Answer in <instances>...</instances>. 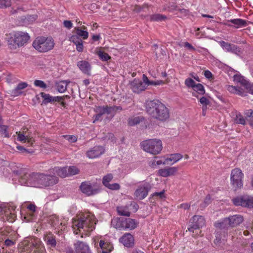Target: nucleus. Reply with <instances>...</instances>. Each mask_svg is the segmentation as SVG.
I'll use <instances>...</instances> for the list:
<instances>
[{
  "label": "nucleus",
  "mask_w": 253,
  "mask_h": 253,
  "mask_svg": "<svg viewBox=\"0 0 253 253\" xmlns=\"http://www.w3.org/2000/svg\"><path fill=\"white\" fill-rule=\"evenodd\" d=\"M11 134L8 130V126L6 125H0V135L2 137L9 138Z\"/></svg>",
  "instance_id": "58836bf2"
},
{
  "label": "nucleus",
  "mask_w": 253,
  "mask_h": 253,
  "mask_svg": "<svg viewBox=\"0 0 253 253\" xmlns=\"http://www.w3.org/2000/svg\"><path fill=\"white\" fill-rule=\"evenodd\" d=\"M220 45L223 50L226 52L236 53L240 51L238 46L234 44L230 43L224 41H221Z\"/></svg>",
  "instance_id": "cd10ccee"
},
{
  "label": "nucleus",
  "mask_w": 253,
  "mask_h": 253,
  "mask_svg": "<svg viewBox=\"0 0 253 253\" xmlns=\"http://www.w3.org/2000/svg\"><path fill=\"white\" fill-rule=\"evenodd\" d=\"M146 110L151 118L161 122L167 121L170 117L169 109L158 100L147 101Z\"/></svg>",
  "instance_id": "f03ea898"
},
{
  "label": "nucleus",
  "mask_w": 253,
  "mask_h": 253,
  "mask_svg": "<svg viewBox=\"0 0 253 253\" xmlns=\"http://www.w3.org/2000/svg\"><path fill=\"white\" fill-rule=\"evenodd\" d=\"M16 207L14 206H10L7 205L2 208L3 211V218L9 222H13L16 218L15 213Z\"/></svg>",
  "instance_id": "dca6fc26"
},
{
  "label": "nucleus",
  "mask_w": 253,
  "mask_h": 253,
  "mask_svg": "<svg viewBox=\"0 0 253 253\" xmlns=\"http://www.w3.org/2000/svg\"><path fill=\"white\" fill-rule=\"evenodd\" d=\"M148 190V184L140 186L135 191L134 196L137 200H143L147 196Z\"/></svg>",
  "instance_id": "b1692460"
},
{
  "label": "nucleus",
  "mask_w": 253,
  "mask_h": 253,
  "mask_svg": "<svg viewBox=\"0 0 253 253\" xmlns=\"http://www.w3.org/2000/svg\"><path fill=\"white\" fill-rule=\"evenodd\" d=\"M177 168L176 167L162 169L158 170V174L161 176L166 177L174 175L177 172Z\"/></svg>",
  "instance_id": "c756f323"
},
{
  "label": "nucleus",
  "mask_w": 253,
  "mask_h": 253,
  "mask_svg": "<svg viewBox=\"0 0 253 253\" xmlns=\"http://www.w3.org/2000/svg\"><path fill=\"white\" fill-rule=\"evenodd\" d=\"M24 218L27 222H34L35 221L37 218L36 213H32L29 211H27L26 213L24 216Z\"/></svg>",
  "instance_id": "c03bdc74"
},
{
  "label": "nucleus",
  "mask_w": 253,
  "mask_h": 253,
  "mask_svg": "<svg viewBox=\"0 0 253 253\" xmlns=\"http://www.w3.org/2000/svg\"><path fill=\"white\" fill-rule=\"evenodd\" d=\"M96 54L98 56L99 59L103 61H107L111 59L110 56L100 49L96 51Z\"/></svg>",
  "instance_id": "79ce46f5"
},
{
  "label": "nucleus",
  "mask_w": 253,
  "mask_h": 253,
  "mask_svg": "<svg viewBox=\"0 0 253 253\" xmlns=\"http://www.w3.org/2000/svg\"><path fill=\"white\" fill-rule=\"evenodd\" d=\"M157 158H158V157H155L154 159L149 162V166L153 169H156L157 168L156 161L155 160Z\"/></svg>",
  "instance_id": "69168bd1"
},
{
  "label": "nucleus",
  "mask_w": 253,
  "mask_h": 253,
  "mask_svg": "<svg viewBox=\"0 0 253 253\" xmlns=\"http://www.w3.org/2000/svg\"><path fill=\"white\" fill-rule=\"evenodd\" d=\"M141 148L145 152L154 155L160 153L163 149L162 142L159 139H150L140 143Z\"/></svg>",
  "instance_id": "423d86ee"
},
{
  "label": "nucleus",
  "mask_w": 253,
  "mask_h": 253,
  "mask_svg": "<svg viewBox=\"0 0 253 253\" xmlns=\"http://www.w3.org/2000/svg\"><path fill=\"white\" fill-rule=\"evenodd\" d=\"M99 246L102 253H110L113 249V245L109 242L100 240Z\"/></svg>",
  "instance_id": "7c9ffc66"
},
{
  "label": "nucleus",
  "mask_w": 253,
  "mask_h": 253,
  "mask_svg": "<svg viewBox=\"0 0 253 253\" xmlns=\"http://www.w3.org/2000/svg\"><path fill=\"white\" fill-rule=\"evenodd\" d=\"M193 92L192 95L197 98H199V95H203L205 93V90L204 86L201 84H196L194 87L192 88Z\"/></svg>",
  "instance_id": "2f4dec72"
},
{
  "label": "nucleus",
  "mask_w": 253,
  "mask_h": 253,
  "mask_svg": "<svg viewBox=\"0 0 253 253\" xmlns=\"http://www.w3.org/2000/svg\"><path fill=\"white\" fill-rule=\"evenodd\" d=\"M110 106L106 105L104 106H97L95 108L94 111L101 115L104 114H111Z\"/></svg>",
  "instance_id": "e433bc0d"
},
{
  "label": "nucleus",
  "mask_w": 253,
  "mask_h": 253,
  "mask_svg": "<svg viewBox=\"0 0 253 253\" xmlns=\"http://www.w3.org/2000/svg\"><path fill=\"white\" fill-rule=\"evenodd\" d=\"M211 202V198L210 195H207L204 201L203 207H205L209 205Z\"/></svg>",
  "instance_id": "e2e57ef3"
},
{
  "label": "nucleus",
  "mask_w": 253,
  "mask_h": 253,
  "mask_svg": "<svg viewBox=\"0 0 253 253\" xmlns=\"http://www.w3.org/2000/svg\"><path fill=\"white\" fill-rule=\"evenodd\" d=\"M79 169L75 166H70L68 168L69 176L77 174L79 172Z\"/></svg>",
  "instance_id": "8fccbe9b"
},
{
  "label": "nucleus",
  "mask_w": 253,
  "mask_h": 253,
  "mask_svg": "<svg viewBox=\"0 0 253 253\" xmlns=\"http://www.w3.org/2000/svg\"><path fill=\"white\" fill-rule=\"evenodd\" d=\"M41 173H25L19 179L21 184L34 187L40 188Z\"/></svg>",
  "instance_id": "6e6552de"
},
{
  "label": "nucleus",
  "mask_w": 253,
  "mask_h": 253,
  "mask_svg": "<svg viewBox=\"0 0 253 253\" xmlns=\"http://www.w3.org/2000/svg\"><path fill=\"white\" fill-rule=\"evenodd\" d=\"M74 245L76 253H91L88 245L84 242L78 241Z\"/></svg>",
  "instance_id": "5701e85b"
},
{
  "label": "nucleus",
  "mask_w": 253,
  "mask_h": 253,
  "mask_svg": "<svg viewBox=\"0 0 253 253\" xmlns=\"http://www.w3.org/2000/svg\"><path fill=\"white\" fill-rule=\"evenodd\" d=\"M105 187L108 188L109 189L113 190H119L120 188V186L118 183H113V184H109L107 185H106Z\"/></svg>",
  "instance_id": "13d9d810"
},
{
  "label": "nucleus",
  "mask_w": 253,
  "mask_h": 253,
  "mask_svg": "<svg viewBox=\"0 0 253 253\" xmlns=\"http://www.w3.org/2000/svg\"><path fill=\"white\" fill-rule=\"evenodd\" d=\"M120 242L127 248H132L134 246L133 236L130 233L125 234L120 239Z\"/></svg>",
  "instance_id": "393cba45"
},
{
  "label": "nucleus",
  "mask_w": 253,
  "mask_h": 253,
  "mask_svg": "<svg viewBox=\"0 0 253 253\" xmlns=\"http://www.w3.org/2000/svg\"><path fill=\"white\" fill-rule=\"evenodd\" d=\"M77 66L83 73L90 75L91 66L87 61H80L78 62Z\"/></svg>",
  "instance_id": "c85d7f7f"
},
{
  "label": "nucleus",
  "mask_w": 253,
  "mask_h": 253,
  "mask_svg": "<svg viewBox=\"0 0 253 253\" xmlns=\"http://www.w3.org/2000/svg\"><path fill=\"white\" fill-rule=\"evenodd\" d=\"M34 84L35 86L42 89H45L47 87V84L42 80H36L34 82Z\"/></svg>",
  "instance_id": "3c124183"
},
{
  "label": "nucleus",
  "mask_w": 253,
  "mask_h": 253,
  "mask_svg": "<svg viewBox=\"0 0 253 253\" xmlns=\"http://www.w3.org/2000/svg\"><path fill=\"white\" fill-rule=\"evenodd\" d=\"M199 101L203 106H207L209 104V100L206 97L204 96L200 98Z\"/></svg>",
  "instance_id": "680f3d73"
},
{
  "label": "nucleus",
  "mask_w": 253,
  "mask_h": 253,
  "mask_svg": "<svg viewBox=\"0 0 253 253\" xmlns=\"http://www.w3.org/2000/svg\"><path fill=\"white\" fill-rule=\"evenodd\" d=\"M236 123L241 125L246 124V120L244 117L241 114H238L236 115L235 119Z\"/></svg>",
  "instance_id": "5fc2aeb1"
},
{
  "label": "nucleus",
  "mask_w": 253,
  "mask_h": 253,
  "mask_svg": "<svg viewBox=\"0 0 253 253\" xmlns=\"http://www.w3.org/2000/svg\"><path fill=\"white\" fill-rule=\"evenodd\" d=\"M44 240L47 245L50 246L51 247H55L56 245V241L55 237L51 233L48 232L44 234Z\"/></svg>",
  "instance_id": "473e14b6"
},
{
  "label": "nucleus",
  "mask_w": 253,
  "mask_h": 253,
  "mask_svg": "<svg viewBox=\"0 0 253 253\" xmlns=\"http://www.w3.org/2000/svg\"><path fill=\"white\" fill-rule=\"evenodd\" d=\"M55 170L57 175L61 177H65L69 176L67 167L55 168Z\"/></svg>",
  "instance_id": "ea45409f"
},
{
  "label": "nucleus",
  "mask_w": 253,
  "mask_h": 253,
  "mask_svg": "<svg viewBox=\"0 0 253 253\" xmlns=\"http://www.w3.org/2000/svg\"><path fill=\"white\" fill-rule=\"evenodd\" d=\"M230 23L233 24L234 25V27L236 28L244 27L247 25V21L240 18L228 20L226 22H224V24L229 27H233V26L231 25Z\"/></svg>",
  "instance_id": "bb28decb"
},
{
  "label": "nucleus",
  "mask_w": 253,
  "mask_h": 253,
  "mask_svg": "<svg viewBox=\"0 0 253 253\" xmlns=\"http://www.w3.org/2000/svg\"><path fill=\"white\" fill-rule=\"evenodd\" d=\"M234 81L240 83L249 93L253 94V84L247 80L243 76L240 75H235Z\"/></svg>",
  "instance_id": "a211bd4d"
},
{
  "label": "nucleus",
  "mask_w": 253,
  "mask_h": 253,
  "mask_svg": "<svg viewBox=\"0 0 253 253\" xmlns=\"http://www.w3.org/2000/svg\"><path fill=\"white\" fill-rule=\"evenodd\" d=\"M113 178V176L112 174H108L104 176L103 178L102 183L103 185L106 186L109 184L110 181L112 180Z\"/></svg>",
  "instance_id": "603ef678"
},
{
  "label": "nucleus",
  "mask_w": 253,
  "mask_h": 253,
  "mask_svg": "<svg viewBox=\"0 0 253 253\" xmlns=\"http://www.w3.org/2000/svg\"><path fill=\"white\" fill-rule=\"evenodd\" d=\"M130 88L134 93H139L146 89V84L139 79H134L130 83Z\"/></svg>",
  "instance_id": "6ab92c4d"
},
{
  "label": "nucleus",
  "mask_w": 253,
  "mask_h": 253,
  "mask_svg": "<svg viewBox=\"0 0 253 253\" xmlns=\"http://www.w3.org/2000/svg\"><path fill=\"white\" fill-rule=\"evenodd\" d=\"M11 5L10 0H0V8H7Z\"/></svg>",
  "instance_id": "6e6d98bb"
},
{
  "label": "nucleus",
  "mask_w": 253,
  "mask_h": 253,
  "mask_svg": "<svg viewBox=\"0 0 253 253\" xmlns=\"http://www.w3.org/2000/svg\"><path fill=\"white\" fill-rule=\"evenodd\" d=\"M227 89L230 92L241 95L242 92L236 86L233 85H228L227 87Z\"/></svg>",
  "instance_id": "864d4df0"
},
{
  "label": "nucleus",
  "mask_w": 253,
  "mask_h": 253,
  "mask_svg": "<svg viewBox=\"0 0 253 253\" xmlns=\"http://www.w3.org/2000/svg\"><path fill=\"white\" fill-rule=\"evenodd\" d=\"M16 235V232L10 227L0 228V241Z\"/></svg>",
  "instance_id": "4be33fe9"
},
{
  "label": "nucleus",
  "mask_w": 253,
  "mask_h": 253,
  "mask_svg": "<svg viewBox=\"0 0 253 253\" xmlns=\"http://www.w3.org/2000/svg\"><path fill=\"white\" fill-rule=\"evenodd\" d=\"M63 25L68 29H71L73 27V23L70 20H64L63 21Z\"/></svg>",
  "instance_id": "052dcab7"
},
{
  "label": "nucleus",
  "mask_w": 253,
  "mask_h": 253,
  "mask_svg": "<svg viewBox=\"0 0 253 253\" xmlns=\"http://www.w3.org/2000/svg\"><path fill=\"white\" fill-rule=\"evenodd\" d=\"M16 239L17 235L0 241V243H1L0 253H15L10 248L15 245Z\"/></svg>",
  "instance_id": "2eb2a0df"
},
{
  "label": "nucleus",
  "mask_w": 253,
  "mask_h": 253,
  "mask_svg": "<svg viewBox=\"0 0 253 253\" xmlns=\"http://www.w3.org/2000/svg\"><path fill=\"white\" fill-rule=\"evenodd\" d=\"M185 85L188 87V88H193L196 83L195 82V81L190 78H188L185 79L184 81Z\"/></svg>",
  "instance_id": "09e8293b"
},
{
  "label": "nucleus",
  "mask_w": 253,
  "mask_h": 253,
  "mask_svg": "<svg viewBox=\"0 0 253 253\" xmlns=\"http://www.w3.org/2000/svg\"><path fill=\"white\" fill-rule=\"evenodd\" d=\"M36 206L33 204H30L27 207V211H29L32 213H36Z\"/></svg>",
  "instance_id": "774afa93"
},
{
  "label": "nucleus",
  "mask_w": 253,
  "mask_h": 253,
  "mask_svg": "<svg viewBox=\"0 0 253 253\" xmlns=\"http://www.w3.org/2000/svg\"><path fill=\"white\" fill-rule=\"evenodd\" d=\"M232 201L236 206H241L244 207L253 208V196H240L233 198Z\"/></svg>",
  "instance_id": "ddd939ff"
},
{
  "label": "nucleus",
  "mask_w": 253,
  "mask_h": 253,
  "mask_svg": "<svg viewBox=\"0 0 253 253\" xmlns=\"http://www.w3.org/2000/svg\"><path fill=\"white\" fill-rule=\"evenodd\" d=\"M112 224L115 228L119 230H132L138 224L137 222L133 219L128 218H117L112 220Z\"/></svg>",
  "instance_id": "0eeeda50"
},
{
  "label": "nucleus",
  "mask_w": 253,
  "mask_h": 253,
  "mask_svg": "<svg viewBox=\"0 0 253 253\" xmlns=\"http://www.w3.org/2000/svg\"><path fill=\"white\" fill-rule=\"evenodd\" d=\"M153 197H158L160 199H162L165 197V191L163 190L160 192H155L153 194Z\"/></svg>",
  "instance_id": "0e129e2a"
},
{
  "label": "nucleus",
  "mask_w": 253,
  "mask_h": 253,
  "mask_svg": "<svg viewBox=\"0 0 253 253\" xmlns=\"http://www.w3.org/2000/svg\"><path fill=\"white\" fill-rule=\"evenodd\" d=\"M63 137L71 142H75L77 140V138L74 135H64Z\"/></svg>",
  "instance_id": "bf43d9fd"
},
{
  "label": "nucleus",
  "mask_w": 253,
  "mask_h": 253,
  "mask_svg": "<svg viewBox=\"0 0 253 253\" xmlns=\"http://www.w3.org/2000/svg\"><path fill=\"white\" fill-rule=\"evenodd\" d=\"M192 220V224L188 228V230L190 232H192L193 234L192 236L195 237L201 233V231L199 230L200 228L205 226V219L202 216L194 215Z\"/></svg>",
  "instance_id": "f8f14e48"
},
{
  "label": "nucleus",
  "mask_w": 253,
  "mask_h": 253,
  "mask_svg": "<svg viewBox=\"0 0 253 253\" xmlns=\"http://www.w3.org/2000/svg\"><path fill=\"white\" fill-rule=\"evenodd\" d=\"M144 120L143 117H132L128 119V124L129 126H133L139 124L141 122Z\"/></svg>",
  "instance_id": "37998d69"
},
{
  "label": "nucleus",
  "mask_w": 253,
  "mask_h": 253,
  "mask_svg": "<svg viewBox=\"0 0 253 253\" xmlns=\"http://www.w3.org/2000/svg\"><path fill=\"white\" fill-rule=\"evenodd\" d=\"M54 40L50 37H38L33 41L32 45L38 51L46 52L52 49L54 46Z\"/></svg>",
  "instance_id": "39448f33"
},
{
  "label": "nucleus",
  "mask_w": 253,
  "mask_h": 253,
  "mask_svg": "<svg viewBox=\"0 0 253 253\" xmlns=\"http://www.w3.org/2000/svg\"><path fill=\"white\" fill-rule=\"evenodd\" d=\"M40 95L43 99L42 101L43 104H47L48 103L54 102L53 96H51L50 94L42 92L40 93Z\"/></svg>",
  "instance_id": "a19ab883"
},
{
  "label": "nucleus",
  "mask_w": 253,
  "mask_h": 253,
  "mask_svg": "<svg viewBox=\"0 0 253 253\" xmlns=\"http://www.w3.org/2000/svg\"><path fill=\"white\" fill-rule=\"evenodd\" d=\"M244 221L243 216L240 214H235L224 218L221 221L216 222L214 225L220 229L227 228L228 227H234L239 225Z\"/></svg>",
  "instance_id": "1a4fd4ad"
},
{
  "label": "nucleus",
  "mask_w": 253,
  "mask_h": 253,
  "mask_svg": "<svg viewBox=\"0 0 253 253\" xmlns=\"http://www.w3.org/2000/svg\"><path fill=\"white\" fill-rule=\"evenodd\" d=\"M58 182V178L54 175L41 173L40 188L52 186Z\"/></svg>",
  "instance_id": "f3484780"
},
{
  "label": "nucleus",
  "mask_w": 253,
  "mask_h": 253,
  "mask_svg": "<svg viewBox=\"0 0 253 253\" xmlns=\"http://www.w3.org/2000/svg\"><path fill=\"white\" fill-rule=\"evenodd\" d=\"M28 86V84L25 82H22L19 83L17 87L13 90V93L14 94L19 93V90H22Z\"/></svg>",
  "instance_id": "de8ad7c7"
},
{
  "label": "nucleus",
  "mask_w": 253,
  "mask_h": 253,
  "mask_svg": "<svg viewBox=\"0 0 253 253\" xmlns=\"http://www.w3.org/2000/svg\"><path fill=\"white\" fill-rule=\"evenodd\" d=\"M70 81H61L57 83L56 84V89L60 93H63L67 90V85Z\"/></svg>",
  "instance_id": "c9c22d12"
},
{
  "label": "nucleus",
  "mask_w": 253,
  "mask_h": 253,
  "mask_svg": "<svg viewBox=\"0 0 253 253\" xmlns=\"http://www.w3.org/2000/svg\"><path fill=\"white\" fill-rule=\"evenodd\" d=\"M118 213L120 215L129 216L130 212L129 210L128 206H121L117 208Z\"/></svg>",
  "instance_id": "4c0bfd02"
},
{
  "label": "nucleus",
  "mask_w": 253,
  "mask_h": 253,
  "mask_svg": "<svg viewBox=\"0 0 253 253\" xmlns=\"http://www.w3.org/2000/svg\"><path fill=\"white\" fill-rule=\"evenodd\" d=\"M72 33H75L78 37H80L83 40H86L88 37V33L86 30H82L80 27H76L72 31Z\"/></svg>",
  "instance_id": "f704fd0d"
},
{
  "label": "nucleus",
  "mask_w": 253,
  "mask_h": 253,
  "mask_svg": "<svg viewBox=\"0 0 253 253\" xmlns=\"http://www.w3.org/2000/svg\"><path fill=\"white\" fill-rule=\"evenodd\" d=\"M37 15L36 14L28 15H27L25 18L26 21L29 23H33L37 19Z\"/></svg>",
  "instance_id": "4d7b16f0"
},
{
  "label": "nucleus",
  "mask_w": 253,
  "mask_h": 253,
  "mask_svg": "<svg viewBox=\"0 0 253 253\" xmlns=\"http://www.w3.org/2000/svg\"><path fill=\"white\" fill-rule=\"evenodd\" d=\"M48 223L56 230V232L60 235L61 231L66 227V221L63 218L59 219V217L53 214L50 215L47 219Z\"/></svg>",
  "instance_id": "9b49d317"
},
{
  "label": "nucleus",
  "mask_w": 253,
  "mask_h": 253,
  "mask_svg": "<svg viewBox=\"0 0 253 253\" xmlns=\"http://www.w3.org/2000/svg\"><path fill=\"white\" fill-rule=\"evenodd\" d=\"M95 224L96 220L94 215L91 212H84L80 214L78 219L74 220L72 227L75 234L80 233L89 236L95 229Z\"/></svg>",
  "instance_id": "f257e3e1"
},
{
  "label": "nucleus",
  "mask_w": 253,
  "mask_h": 253,
  "mask_svg": "<svg viewBox=\"0 0 253 253\" xmlns=\"http://www.w3.org/2000/svg\"><path fill=\"white\" fill-rule=\"evenodd\" d=\"M17 135V140L22 142H27L30 146H32L35 140L32 136L31 132L27 128H24L21 131L16 132Z\"/></svg>",
  "instance_id": "4468645a"
},
{
  "label": "nucleus",
  "mask_w": 253,
  "mask_h": 253,
  "mask_svg": "<svg viewBox=\"0 0 253 253\" xmlns=\"http://www.w3.org/2000/svg\"><path fill=\"white\" fill-rule=\"evenodd\" d=\"M149 6L147 4H143L142 6L139 5H134L131 6V10L136 13H139L142 11L144 8H148Z\"/></svg>",
  "instance_id": "a18cd8bd"
},
{
  "label": "nucleus",
  "mask_w": 253,
  "mask_h": 253,
  "mask_svg": "<svg viewBox=\"0 0 253 253\" xmlns=\"http://www.w3.org/2000/svg\"><path fill=\"white\" fill-rule=\"evenodd\" d=\"M166 19V16L160 14H155L150 15V20L151 21H162Z\"/></svg>",
  "instance_id": "49530a36"
},
{
  "label": "nucleus",
  "mask_w": 253,
  "mask_h": 253,
  "mask_svg": "<svg viewBox=\"0 0 253 253\" xmlns=\"http://www.w3.org/2000/svg\"><path fill=\"white\" fill-rule=\"evenodd\" d=\"M80 188L81 191L87 196L95 194L97 193L98 191V190L94 188L88 181L82 182Z\"/></svg>",
  "instance_id": "412c9836"
},
{
  "label": "nucleus",
  "mask_w": 253,
  "mask_h": 253,
  "mask_svg": "<svg viewBox=\"0 0 253 253\" xmlns=\"http://www.w3.org/2000/svg\"><path fill=\"white\" fill-rule=\"evenodd\" d=\"M69 41L76 45L77 50L79 52H82L84 49L83 39L78 37L75 33L69 37Z\"/></svg>",
  "instance_id": "a878e982"
},
{
  "label": "nucleus",
  "mask_w": 253,
  "mask_h": 253,
  "mask_svg": "<svg viewBox=\"0 0 253 253\" xmlns=\"http://www.w3.org/2000/svg\"><path fill=\"white\" fill-rule=\"evenodd\" d=\"M19 246V251L21 253H46L43 245L38 238H27L20 243Z\"/></svg>",
  "instance_id": "20e7f679"
},
{
  "label": "nucleus",
  "mask_w": 253,
  "mask_h": 253,
  "mask_svg": "<svg viewBox=\"0 0 253 253\" xmlns=\"http://www.w3.org/2000/svg\"><path fill=\"white\" fill-rule=\"evenodd\" d=\"M244 174L239 168H235L231 171L230 184L234 190L241 189L243 187Z\"/></svg>",
  "instance_id": "9d476101"
},
{
  "label": "nucleus",
  "mask_w": 253,
  "mask_h": 253,
  "mask_svg": "<svg viewBox=\"0 0 253 253\" xmlns=\"http://www.w3.org/2000/svg\"><path fill=\"white\" fill-rule=\"evenodd\" d=\"M150 85H159L164 84H165V82L162 80L151 81V82L150 83Z\"/></svg>",
  "instance_id": "338daca9"
},
{
  "label": "nucleus",
  "mask_w": 253,
  "mask_h": 253,
  "mask_svg": "<svg viewBox=\"0 0 253 253\" xmlns=\"http://www.w3.org/2000/svg\"><path fill=\"white\" fill-rule=\"evenodd\" d=\"M30 36L28 33L22 31H13L6 34V39L8 48L15 50L24 46L29 41Z\"/></svg>",
  "instance_id": "7ed1b4c3"
},
{
  "label": "nucleus",
  "mask_w": 253,
  "mask_h": 253,
  "mask_svg": "<svg viewBox=\"0 0 253 253\" xmlns=\"http://www.w3.org/2000/svg\"><path fill=\"white\" fill-rule=\"evenodd\" d=\"M104 148L101 146H95L86 153V156L89 159H94L101 156L104 152Z\"/></svg>",
  "instance_id": "aec40b11"
},
{
  "label": "nucleus",
  "mask_w": 253,
  "mask_h": 253,
  "mask_svg": "<svg viewBox=\"0 0 253 253\" xmlns=\"http://www.w3.org/2000/svg\"><path fill=\"white\" fill-rule=\"evenodd\" d=\"M182 157L183 156L179 153L171 154L169 158L165 159L163 162V165L169 164V162H172L171 164H173L181 160Z\"/></svg>",
  "instance_id": "72a5a7b5"
}]
</instances>
